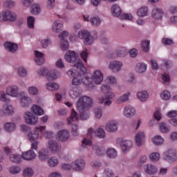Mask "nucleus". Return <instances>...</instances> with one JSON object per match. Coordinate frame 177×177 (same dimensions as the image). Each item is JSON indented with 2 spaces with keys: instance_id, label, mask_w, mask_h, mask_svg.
Returning <instances> with one entry per match:
<instances>
[{
  "instance_id": "obj_53",
  "label": "nucleus",
  "mask_w": 177,
  "mask_h": 177,
  "mask_svg": "<svg viewBox=\"0 0 177 177\" xmlns=\"http://www.w3.org/2000/svg\"><path fill=\"white\" fill-rule=\"evenodd\" d=\"M31 12L33 15H39L41 13V7L38 4L32 5Z\"/></svg>"
},
{
  "instance_id": "obj_48",
  "label": "nucleus",
  "mask_w": 177,
  "mask_h": 177,
  "mask_svg": "<svg viewBox=\"0 0 177 177\" xmlns=\"http://www.w3.org/2000/svg\"><path fill=\"white\" fill-rule=\"evenodd\" d=\"M0 100L1 102H10V98L9 97V94L5 91H0Z\"/></svg>"
},
{
  "instance_id": "obj_64",
  "label": "nucleus",
  "mask_w": 177,
  "mask_h": 177,
  "mask_svg": "<svg viewBox=\"0 0 177 177\" xmlns=\"http://www.w3.org/2000/svg\"><path fill=\"white\" fill-rule=\"evenodd\" d=\"M61 48L62 50H67L68 49V41L66 40H62L61 41Z\"/></svg>"
},
{
  "instance_id": "obj_63",
  "label": "nucleus",
  "mask_w": 177,
  "mask_h": 177,
  "mask_svg": "<svg viewBox=\"0 0 177 177\" xmlns=\"http://www.w3.org/2000/svg\"><path fill=\"white\" fill-rule=\"evenodd\" d=\"M15 5V1L12 0H7L4 1V3H3V6L5 8H13Z\"/></svg>"
},
{
  "instance_id": "obj_27",
  "label": "nucleus",
  "mask_w": 177,
  "mask_h": 177,
  "mask_svg": "<svg viewBox=\"0 0 177 177\" xmlns=\"http://www.w3.org/2000/svg\"><path fill=\"white\" fill-rule=\"evenodd\" d=\"M35 152H34V151L29 150L22 153V158L27 161H30L31 160H34V158H35Z\"/></svg>"
},
{
  "instance_id": "obj_46",
  "label": "nucleus",
  "mask_w": 177,
  "mask_h": 177,
  "mask_svg": "<svg viewBox=\"0 0 177 177\" xmlns=\"http://www.w3.org/2000/svg\"><path fill=\"white\" fill-rule=\"evenodd\" d=\"M106 156L109 158H115L117 157V151L114 148H109L106 150Z\"/></svg>"
},
{
  "instance_id": "obj_20",
  "label": "nucleus",
  "mask_w": 177,
  "mask_h": 177,
  "mask_svg": "<svg viewBox=\"0 0 177 177\" xmlns=\"http://www.w3.org/2000/svg\"><path fill=\"white\" fill-rule=\"evenodd\" d=\"M84 167H85V160L82 159L75 160L72 164V168L75 171H81Z\"/></svg>"
},
{
  "instance_id": "obj_17",
  "label": "nucleus",
  "mask_w": 177,
  "mask_h": 177,
  "mask_svg": "<svg viewBox=\"0 0 177 177\" xmlns=\"http://www.w3.org/2000/svg\"><path fill=\"white\" fill-rule=\"evenodd\" d=\"M82 82L84 85L88 86L90 89L95 88V82H93V77H88L84 73V76L82 77Z\"/></svg>"
},
{
  "instance_id": "obj_39",
  "label": "nucleus",
  "mask_w": 177,
  "mask_h": 177,
  "mask_svg": "<svg viewBox=\"0 0 177 177\" xmlns=\"http://www.w3.org/2000/svg\"><path fill=\"white\" fill-rule=\"evenodd\" d=\"M17 73L20 78H24L27 77V71L23 66L17 68Z\"/></svg>"
},
{
  "instance_id": "obj_3",
  "label": "nucleus",
  "mask_w": 177,
  "mask_h": 177,
  "mask_svg": "<svg viewBox=\"0 0 177 177\" xmlns=\"http://www.w3.org/2000/svg\"><path fill=\"white\" fill-rule=\"evenodd\" d=\"M66 74L68 77H73V79L72 80V85L78 86V85H81V84H82V77H84L86 73H84L83 75H80V73H78L77 68L75 71L71 69L66 73Z\"/></svg>"
},
{
  "instance_id": "obj_4",
  "label": "nucleus",
  "mask_w": 177,
  "mask_h": 177,
  "mask_svg": "<svg viewBox=\"0 0 177 177\" xmlns=\"http://www.w3.org/2000/svg\"><path fill=\"white\" fill-rule=\"evenodd\" d=\"M164 159L168 162H174L177 160V151L170 149L164 152Z\"/></svg>"
},
{
  "instance_id": "obj_14",
  "label": "nucleus",
  "mask_w": 177,
  "mask_h": 177,
  "mask_svg": "<svg viewBox=\"0 0 177 177\" xmlns=\"http://www.w3.org/2000/svg\"><path fill=\"white\" fill-rule=\"evenodd\" d=\"M120 146L123 153H127L131 149H132V146H133V144L132 143V141L129 140H122L120 142Z\"/></svg>"
},
{
  "instance_id": "obj_24",
  "label": "nucleus",
  "mask_w": 177,
  "mask_h": 177,
  "mask_svg": "<svg viewBox=\"0 0 177 177\" xmlns=\"http://www.w3.org/2000/svg\"><path fill=\"white\" fill-rule=\"evenodd\" d=\"M32 100L31 99V97L27 95L21 97L20 100V104L24 108L28 107V106L32 104Z\"/></svg>"
},
{
  "instance_id": "obj_15",
  "label": "nucleus",
  "mask_w": 177,
  "mask_h": 177,
  "mask_svg": "<svg viewBox=\"0 0 177 177\" xmlns=\"http://www.w3.org/2000/svg\"><path fill=\"white\" fill-rule=\"evenodd\" d=\"M135 109L130 105L124 106L123 110V114L127 118H132L135 115Z\"/></svg>"
},
{
  "instance_id": "obj_44",
  "label": "nucleus",
  "mask_w": 177,
  "mask_h": 177,
  "mask_svg": "<svg viewBox=\"0 0 177 177\" xmlns=\"http://www.w3.org/2000/svg\"><path fill=\"white\" fill-rule=\"evenodd\" d=\"M34 175V169L31 167H26L23 171L24 177H32Z\"/></svg>"
},
{
  "instance_id": "obj_42",
  "label": "nucleus",
  "mask_w": 177,
  "mask_h": 177,
  "mask_svg": "<svg viewBox=\"0 0 177 177\" xmlns=\"http://www.w3.org/2000/svg\"><path fill=\"white\" fill-rule=\"evenodd\" d=\"M9 172L10 174H12V175H17V174L21 172V167L17 165L11 166L9 168Z\"/></svg>"
},
{
  "instance_id": "obj_1",
  "label": "nucleus",
  "mask_w": 177,
  "mask_h": 177,
  "mask_svg": "<svg viewBox=\"0 0 177 177\" xmlns=\"http://www.w3.org/2000/svg\"><path fill=\"white\" fill-rule=\"evenodd\" d=\"M93 106V100L86 95H82L76 102V109L80 113V120H88L91 117L89 110Z\"/></svg>"
},
{
  "instance_id": "obj_5",
  "label": "nucleus",
  "mask_w": 177,
  "mask_h": 177,
  "mask_svg": "<svg viewBox=\"0 0 177 177\" xmlns=\"http://www.w3.org/2000/svg\"><path fill=\"white\" fill-rule=\"evenodd\" d=\"M78 37L84 39L85 45H92L93 39L91 37V33L88 30H81L78 32Z\"/></svg>"
},
{
  "instance_id": "obj_11",
  "label": "nucleus",
  "mask_w": 177,
  "mask_h": 177,
  "mask_svg": "<svg viewBox=\"0 0 177 177\" xmlns=\"http://www.w3.org/2000/svg\"><path fill=\"white\" fill-rule=\"evenodd\" d=\"M93 81L95 85H100L103 82V73L102 71L97 70L92 75Z\"/></svg>"
},
{
  "instance_id": "obj_23",
  "label": "nucleus",
  "mask_w": 177,
  "mask_h": 177,
  "mask_svg": "<svg viewBox=\"0 0 177 177\" xmlns=\"http://www.w3.org/2000/svg\"><path fill=\"white\" fill-rule=\"evenodd\" d=\"M111 12L114 17H118L121 16L122 10H121V7L118 4H113L111 8Z\"/></svg>"
},
{
  "instance_id": "obj_8",
  "label": "nucleus",
  "mask_w": 177,
  "mask_h": 177,
  "mask_svg": "<svg viewBox=\"0 0 177 177\" xmlns=\"http://www.w3.org/2000/svg\"><path fill=\"white\" fill-rule=\"evenodd\" d=\"M15 113L13 106L9 104H6L3 106V109H0V116L5 117V115H12Z\"/></svg>"
},
{
  "instance_id": "obj_30",
  "label": "nucleus",
  "mask_w": 177,
  "mask_h": 177,
  "mask_svg": "<svg viewBox=\"0 0 177 177\" xmlns=\"http://www.w3.org/2000/svg\"><path fill=\"white\" fill-rule=\"evenodd\" d=\"M38 157L41 161H45L49 157V151L47 149H41L38 152Z\"/></svg>"
},
{
  "instance_id": "obj_54",
  "label": "nucleus",
  "mask_w": 177,
  "mask_h": 177,
  "mask_svg": "<svg viewBox=\"0 0 177 177\" xmlns=\"http://www.w3.org/2000/svg\"><path fill=\"white\" fill-rule=\"evenodd\" d=\"M160 97L163 100H169V99H171V93L167 90H165L161 93Z\"/></svg>"
},
{
  "instance_id": "obj_38",
  "label": "nucleus",
  "mask_w": 177,
  "mask_h": 177,
  "mask_svg": "<svg viewBox=\"0 0 177 177\" xmlns=\"http://www.w3.org/2000/svg\"><path fill=\"white\" fill-rule=\"evenodd\" d=\"M23 158L22 155L19 154H11L10 155V160L12 162H15V164H19L21 161V159Z\"/></svg>"
},
{
  "instance_id": "obj_47",
  "label": "nucleus",
  "mask_w": 177,
  "mask_h": 177,
  "mask_svg": "<svg viewBox=\"0 0 177 177\" xmlns=\"http://www.w3.org/2000/svg\"><path fill=\"white\" fill-rule=\"evenodd\" d=\"M160 132L162 133H168L169 132V127L165 122H161L159 125Z\"/></svg>"
},
{
  "instance_id": "obj_43",
  "label": "nucleus",
  "mask_w": 177,
  "mask_h": 177,
  "mask_svg": "<svg viewBox=\"0 0 177 177\" xmlns=\"http://www.w3.org/2000/svg\"><path fill=\"white\" fill-rule=\"evenodd\" d=\"M4 129L7 132H12L16 129V124L12 122H7L4 124Z\"/></svg>"
},
{
  "instance_id": "obj_40",
  "label": "nucleus",
  "mask_w": 177,
  "mask_h": 177,
  "mask_svg": "<svg viewBox=\"0 0 177 177\" xmlns=\"http://www.w3.org/2000/svg\"><path fill=\"white\" fill-rule=\"evenodd\" d=\"M152 142L153 145L156 146H160L164 143V138L161 136H156L152 138Z\"/></svg>"
},
{
  "instance_id": "obj_21",
  "label": "nucleus",
  "mask_w": 177,
  "mask_h": 177,
  "mask_svg": "<svg viewBox=\"0 0 177 177\" xmlns=\"http://www.w3.org/2000/svg\"><path fill=\"white\" fill-rule=\"evenodd\" d=\"M145 143V133L140 131L136 135V145L138 147L143 146Z\"/></svg>"
},
{
  "instance_id": "obj_25",
  "label": "nucleus",
  "mask_w": 177,
  "mask_h": 177,
  "mask_svg": "<svg viewBox=\"0 0 177 177\" xmlns=\"http://www.w3.org/2000/svg\"><path fill=\"white\" fill-rule=\"evenodd\" d=\"M5 48L9 52H11L12 53H15L16 50H17V48L19 46L17 44L12 43L10 41H7L4 44Z\"/></svg>"
},
{
  "instance_id": "obj_51",
  "label": "nucleus",
  "mask_w": 177,
  "mask_h": 177,
  "mask_svg": "<svg viewBox=\"0 0 177 177\" xmlns=\"http://www.w3.org/2000/svg\"><path fill=\"white\" fill-rule=\"evenodd\" d=\"M141 48L143 52H149L150 49V41L149 40L142 41Z\"/></svg>"
},
{
  "instance_id": "obj_35",
  "label": "nucleus",
  "mask_w": 177,
  "mask_h": 177,
  "mask_svg": "<svg viewBox=\"0 0 177 177\" xmlns=\"http://www.w3.org/2000/svg\"><path fill=\"white\" fill-rule=\"evenodd\" d=\"M129 96H131V93L127 92L120 97L116 100L117 103L120 104V103H125L129 100Z\"/></svg>"
},
{
  "instance_id": "obj_62",
  "label": "nucleus",
  "mask_w": 177,
  "mask_h": 177,
  "mask_svg": "<svg viewBox=\"0 0 177 177\" xmlns=\"http://www.w3.org/2000/svg\"><path fill=\"white\" fill-rule=\"evenodd\" d=\"M88 49H85L80 53V56L84 63L87 62L86 57H88Z\"/></svg>"
},
{
  "instance_id": "obj_28",
  "label": "nucleus",
  "mask_w": 177,
  "mask_h": 177,
  "mask_svg": "<svg viewBox=\"0 0 177 177\" xmlns=\"http://www.w3.org/2000/svg\"><path fill=\"white\" fill-rule=\"evenodd\" d=\"M64 26L62 22L59 21H55L53 24V31L54 32H61V31H63Z\"/></svg>"
},
{
  "instance_id": "obj_55",
  "label": "nucleus",
  "mask_w": 177,
  "mask_h": 177,
  "mask_svg": "<svg viewBox=\"0 0 177 177\" xmlns=\"http://www.w3.org/2000/svg\"><path fill=\"white\" fill-rule=\"evenodd\" d=\"M28 27L32 30L34 28V23H35V18L32 16H30L27 19Z\"/></svg>"
},
{
  "instance_id": "obj_9",
  "label": "nucleus",
  "mask_w": 177,
  "mask_h": 177,
  "mask_svg": "<svg viewBox=\"0 0 177 177\" xmlns=\"http://www.w3.org/2000/svg\"><path fill=\"white\" fill-rule=\"evenodd\" d=\"M123 64L118 60H114L109 64L110 70L113 71V73H118L121 71V68H122Z\"/></svg>"
},
{
  "instance_id": "obj_52",
  "label": "nucleus",
  "mask_w": 177,
  "mask_h": 177,
  "mask_svg": "<svg viewBox=\"0 0 177 177\" xmlns=\"http://www.w3.org/2000/svg\"><path fill=\"white\" fill-rule=\"evenodd\" d=\"M57 74H59L57 71H51L47 77L48 81H53V80H56V78H57Z\"/></svg>"
},
{
  "instance_id": "obj_60",
  "label": "nucleus",
  "mask_w": 177,
  "mask_h": 177,
  "mask_svg": "<svg viewBox=\"0 0 177 177\" xmlns=\"http://www.w3.org/2000/svg\"><path fill=\"white\" fill-rule=\"evenodd\" d=\"M72 135L73 136H78L80 132L78 131V125L77 124H73L71 127Z\"/></svg>"
},
{
  "instance_id": "obj_6",
  "label": "nucleus",
  "mask_w": 177,
  "mask_h": 177,
  "mask_svg": "<svg viewBox=\"0 0 177 177\" xmlns=\"http://www.w3.org/2000/svg\"><path fill=\"white\" fill-rule=\"evenodd\" d=\"M24 117L26 124L30 125H35L38 122V116H35V115L30 111H26Z\"/></svg>"
},
{
  "instance_id": "obj_29",
  "label": "nucleus",
  "mask_w": 177,
  "mask_h": 177,
  "mask_svg": "<svg viewBox=\"0 0 177 177\" xmlns=\"http://www.w3.org/2000/svg\"><path fill=\"white\" fill-rule=\"evenodd\" d=\"M114 53L117 57H124L127 55V50L122 46H119L115 50Z\"/></svg>"
},
{
  "instance_id": "obj_37",
  "label": "nucleus",
  "mask_w": 177,
  "mask_h": 177,
  "mask_svg": "<svg viewBox=\"0 0 177 177\" xmlns=\"http://www.w3.org/2000/svg\"><path fill=\"white\" fill-rule=\"evenodd\" d=\"M28 138L30 142H35L37 141V139L39 138V133L37 130L34 131H31L28 134Z\"/></svg>"
},
{
  "instance_id": "obj_19",
  "label": "nucleus",
  "mask_w": 177,
  "mask_h": 177,
  "mask_svg": "<svg viewBox=\"0 0 177 177\" xmlns=\"http://www.w3.org/2000/svg\"><path fill=\"white\" fill-rule=\"evenodd\" d=\"M57 138L60 142H67L70 139V133L67 130H62L57 133Z\"/></svg>"
},
{
  "instance_id": "obj_10",
  "label": "nucleus",
  "mask_w": 177,
  "mask_h": 177,
  "mask_svg": "<svg viewBox=\"0 0 177 177\" xmlns=\"http://www.w3.org/2000/svg\"><path fill=\"white\" fill-rule=\"evenodd\" d=\"M6 93L11 97H17L19 96V87L17 86H8L6 88Z\"/></svg>"
},
{
  "instance_id": "obj_22",
  "label": "nucleus",
  "mask_w": 177,
  "mask_h": 177,
  "mask_svg": "<svg viewBox=\"0 0 177 177\" xmlns=\"http://www.w3.org/2000/svg\"><path fill=\"white\" fill-rule=\"evenodd\" d=\"M35 62L38 66H42L45 63V58H44V54L39 51L35 52Z\"/></svg>"
},
{
  "instance_id": "obj_59",
  "label": "nucleus",
  "mask_w": 177,
  "mask_h": 177,
  "mask_svg": "<svg viewBox=\"0 0 177 177\" xmlns=\"http://www.w3.org/2000/svg\"><path fill=\"white\" fill-rule=\"evenodd\" d=\"M98 100H99V103H100V104L104 103V106H109L111 105V100H106V98H104L103 97L98 98Z\"/></svg>"
},
{
  "instance_id": "obj_41",
  "label": "nucleus",
  "mask_w": 177,
  "mask_h": 177,
  "mask_svg": "<svg viewBox=\"0 0 177 177\" xmlns=\"http://www.w3.org/2000/svg\"><path fill=\"white\" fill-rule=\"evenodd\" d=\"M95 136L100 139H104L106 138V131L103 129L99 128L95 131Z\"/></svg>"
},
{
  "instance_id": "obj_13",
  "label": "nucleus",
  "mask_w": 177,
  "mask_h": 177,
  "mask_svg": "<svg viewBox=\"0 0 177 177\" xmlns=\"http://www.w3.org/2000/svg\"><path fill=\"white\" fill-rule=\"evenodd\" d=\"M151 16L155 20H161L164 16V11L158 7H155L152 10Z\"/></svg>"
},
{
  "instance_id": "obj_50",
  "label": "nucleus",
  "mask_w": 177,
  "mask_h": 177,
  "mask_svg": "<svg viewBox=\"0 0 177 177\" xmlns=\"http://www.w3.org/2000/svg\"><path fill=\"white\" fill-rule=\"evenodd\" d=\"M93 150H94L97 156H103L104 154V149L98 145H93Z\"/></svg>"
},
{
  "instance_id": "obj_58",
  "label": "nucleus",
  "mask_w": 177,
  "mask_h": 177,
  "mask_svg": "<svg viewBox=\"0 0 177 177\" xmlns=\"http://www.w3.org/2000/svg\"><path fill=\"white\" fill-rule=\"evenodd\" d=\"M48 73L49 71H48V69H46V68H41L37 71V74L38 75H39V77H45L48 75Z\"/></svg>"
},
{
  "instance_id": "obj_16",
  "label": "nucleus",
  "mask_w": 177,
  "mask_h": 177,
  "mask_svg": "<svg viewBox=\"0 0 177 177\" xmlns=\"http://www.w3.org/2000/svg\"><path fill=\"white\" fill-rule=\"evenodd\" d=\"M144 169L146 174H148V175H156V174L158 172V169H157V167L151 164L145 165Z\"/></svg>"
},
{
  "instance_id": "obj_26",
  "label": "nucleus",
  "mask_w": 177,
  "mask_h": 177,
  "mask_svg": "<svg viewBox=\"0 0 177 177\" xmlns=\"http://www.w3.org/2000/svg\"><path fill=\"white\" fill-rule=\"evenodd\" d=\"M78 113H77L75 110L72 109L71 116L67 118V123L68 124V125H71L73 122H75V121H78Z\"/></svg>"
},
{
  "instance_id": "obj_56",
  "label": "nucleus",
  "mask_w": 177,
  "mask_h": 177,
  "mask_svg": "<svg viewBox=\"0 0 177 177\" xmlns=\"http://www.w3.org/2000/svg\"><path fill=\"white\" fill-rule=\"evenodd\" d=\"M90 21L92 26H94L95 27H97L98 26H100V23H102V20H100V18L97 17H94L91 18Z\"/></svg>"
},
{
  "instance_id": "obj_33",
  "label": "nucleus",
  "mask_w": 177,
  "mask_h": 177,
  "mask_svg": "<svg viewBox=\"0 0 177 177\" xmlns=\"http://www.w3.org/2000/svg\"><path fill=\"white\" fill-rule=\"evenodd\" d=\"M139 17H146L149 15V8L147 6L141 7L137 10Z\"/></svg>"
},
{
  "instance_id": "obj_49",
  "label": "nucleus",
  "mask_w": 177,
  "mask_h": 177,
  "mask_svg": "<svg viewBox=\"0 0 177 177\" xmlns=\"http://www.w3.org/2000/svg\"><path fill=\"white\" fill-rule=\"evenodd\" d=\"M149 160L152 161V162H157V161L160 160V154L158 152H153L149 154Z\"/></svg>"
},
{
  "instance_id": "obj_2",
  "label": "nucleus",
  "mask_w": 177,
  "mask_h": 177,
  "mask_svg": "<svg viewBox=\"0 0 177 177\" xmlns=\"http://www.w3.org/2000/svg\"><path fill=\"white\" fill-rule=\"evenodd\" d=\"M78 56H80V55L77 53H75V51L68 50L64 55V59L68 63H72L73 67H75V68L77 69V72L81 75L86 73V68H85L82 61L78 58Z\"/></svg>"
},
{
  "instance_id": "obj_36",
  "label": "nucleus",
  "mask_w": 177,
  "mask_h": 177,
  "mask_svg": "<svg viewBox=\"0 0 177 177\" xmlns=\"http://www.w3.org/2000/svg\"><path fill=\"white\" fill-rule=\"evenodd\" d=\"M147 70V66L145 63H138L136 66V71L142 74Z\"/></svg>"
},
{
  "instance_id": "obj_32",
  "label": "nucleus",
  "mask_w": 177,
  "mask_h": 177,
  "mask_svg": "<svg viewBox=\"0 0 177 177\" xmlns=\"http://www.w3.org/2000/svg\"><path fill=\"white\" fill-rule=\"evenodd\" d=\"M31 112L34 113V114H37V115H44L45 113L44 109H42V108L38 105H32Z\"/></svg>"
},
{
  "instance_id": "obj_45",
  "label": "nucleus",
  "mask_w": 177,
  "mask_h": 177,
  "mask_svg": "<svg viewBox=\"0 0 177 177\" xmlns=\"http://www.w3.org/2000/svg\"><path fill=\"white\" fill-rule=\"evenodd\" d=\"M46 88L48 91H57L59 89V84L56 83L48 82L46 84Z\"/></svg>"
},
{
  "instance_id": "obj_12",
  "label": "nucleus",
  "mask_w": 177,
  "mask_h": 177,
  "mask_svg": "<svg viewBox=\"0 0 177 177\" xmlns=\"http://www.w3.org/2000/svg\"><path fill=\"white\" fill-rule=\"evenodd\" d=\"M105 129L107 132H117L118 129V123L115 120H110L106 122Z\"/></svg>"
},
{
  "instance_id": "obj_18",
  "label": "nucleus",
  "mask_w": 177,
  "mask_h": 177,
  "mask_svg": "<svg viewBox=\"0 0 177 177\" xmlns=\"http://www.w3.org/2000/svg\"><path fill=\"white\" fill-rule=\"evenodd\" d=\"M2 15L4 21H7V20L9 21H16V14L12 12V11L7 10L4 12H2Z\"/></svg>"
},
{
  "instance_id": "obj_34",
  "label": "nucleus",
  "mask_w": 177,
  "mask_h": 177,
  "mask_svg": "<svg viewBox=\"0 0 177 177\" xmlns=\"http://www.w3.org/2000/svg\"><path fill=\"white\" fill-rule=\"evenodd\" d=\"M137 97L140 102H146L149 99V93L146 91H140L137 93Z\"/></svg>"
},
{
  "instance_id": "obj_31",
  "label": "nucleus",
  "mask_w": 177,
  "mask_h": 177,
  "mask_svg": "<svg viewBox=\"0 0 177 177\" xmlns=\"http://www.w3.org/2000/svg\"><path fill=\"white\" fill-rule=\"evenodd\" d=\"M47 164L50 168H55L59 165V159L57 157L53 156L47 160Z\"/></svg>"
},
{
  "instance_id": "obj_57",
  "label": "nucleus",
  "mask_w": 177,
  "mask_h": 177,
  "mask_svg": "<svg viewBox=\"0 0 177 177\" xmlns=\"http://www.w3.org/2000/svg\"><path fill=\"white\" fill-rule=\"evenodd\" d=\"M28 91L29 95H32L35 96V95H38V89L37 87L32 86L28 88Z\"/></svg>"
},
{
  "instance_id": "obj_61",
  "label": "nucleus",
  "mask_w": 177,
  "mask_h": 177,
  "mask_svg": "<svg viewBox=\"0 0 177 177\" xmlns=\"http://www.w3.org/2000/svg\"><path fill=\"white\" fill-rule=\"evenodd\" d=\"M94 111V114L95 115V117L100 120V118H102V114L103 113V111H102V109L100 108H95L93 109Z\"/></svg>"
},
{
  "instance_id": "obj_7",
  "label": "nucleus",
  "mask_w": 177,
  "mask_h": 177,
  "mask_svg": "<svg viewBox=\"0 0 177 177\" xmlns=\"http://www.w3.org/2000/svg\"><path fill=\"white\" fill-rule=\"evenodd\" d=\"M48 146L50 151L53 154H55V153H59V151L62 150V145H60V144L55 140H49L48 142Z\"/></svg>"
}]
</instances>
